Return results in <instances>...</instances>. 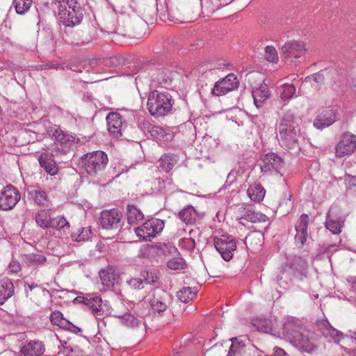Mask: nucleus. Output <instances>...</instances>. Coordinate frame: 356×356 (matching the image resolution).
<instances>
[{
    "label": "nucleus",
    "instance_id": "nucleus-1",
    "mask_svg": "<svg viewBox=\"0 0 356 356\" xmlns=\"http://www.w3.org/2000/svg\"><path fill=\"white\" fill-rule=\"evenodd\" d=\"M283 334L293 346L302 352L315 353L319 347L318 337L316 333L293 323L284 325Z\"/></svg>",
    "mask_w": 356,
    "mask_h": 356
},
{
    "label": "nucleus",
    "instance_id": "nucleus-2",
    "mask_svg": "<svg viewBox=\"0 0 356 356\" xmlns=\"http://www.w3.org/2000/svg\"><path fill=\"white\" fill-rule=\"evenodd\" d=\"M56 4L58 19L64 26H74L81 22L83 10L76 0H57Z\"/></svg>",
    "mask_w": 356,
    "mask_h": 356
},
{
    "label": "nucleus",
    "instance_id": "nucleus-3",
    "mask_svg": "<svg viewBox=\"0 0 356 356\" xmlns=\"http://www.w3.org/2000/svg\"><path fill=\"white\" fill-rule=\"evenodd\" d=\"M174 102L169 92L155 90L149 94L147 108L152 116L163 117L170 113Z\"/></svg>",
    "mask_w": 356,
    "mask_h": 356
},
{
    "label": "nucleus",
    "instance_id": "nucleus-4",
    "mask_svg": "<svg viewBox=\"0 0 356 356\" xmlns=\"http://www.w3.org/2000/svg\"><path fill=\"white\" fill-rule=\"evenodd\" d=\"M295 114L291 111H286L279 124L277 130L282 143L289 148H294L298 143V130Z\"/></svg>",
    "mask_w": 356,
    "mask_h": 356
},
{
    "label": "nucleus",
    "instance_id": "nucleus-5",
    "mask_svg": "<svg viewBox=\"0 0 356 356\" xmlns=\"http://www.w3.org/2000/svg\"><path fill=\"white\" fill-rule=\"evenodd\" d=\"M84 168L90 175H95L106 168L108 164L107 154L103 151H93L82 157Z\"/></svg>",
    "mask_w": 356,
    "mask_h": 356
},
{
    "label": "nucleus",
    "instance_id": "nucleus-6",
    "mask_svg": "<svg viewBox=\"0 0 356 356\" xmlns=\"http://www.w3.org/2000/svg\"><path fill=\"white\" fill-rule=\"evenodd\" d=\"M164 227V220L158 218H152L146 220L141 226L134 228L138 237L145 241H150L161 233Z\"/></svg>",
    "mask_w": 356,
    "mask_h": 356
},
{
    "label": "nucleus",
    "instance_id": "nucleus-7",
    "mask_svg": "<svg viewBox=\"0 0 356 356\" xmlns=\"http://www.w3.org/2000/svg\"><path fill=\"white\" fill-rule=\"evenodd\" d=\"M172 300V298L169 293L158 289L153 291L149 303L154 313H157L159 316H164L165 312H170L169 307Z\"/></svg>",
    "mask_w": 356,
    "mask_h": 356
},
{
    "label": "nucleus",
    "instance_id": "nucleus-8",
    "mask_svg": "<svg viewBox=\"0 0 356 356\" xmlns=\"http://www.w3.org/2000/svg\"><path fill=\"white\" fill-rule=\"evenodd\" d=\"M75 300L88 306L97 318H101L103 316L111 314V307L108 301L102 302L99 296H79L75 298Z\"/></svg>",
    "mask_w": 356,
    "mask_h": 356
},
{
    "label": "nucleus",
    "instance_id": "nucleus-9",
    "mask_svg": "<svg viewBox=\"0 0 356 356\" xmlns=\"http://www.w3.org/2000/svg\"><path fill=\"white\" fill-rule=\"evenodd\" d=\"M213 243L225 261H229L232 259L234 252L237 248L236 241L232 236L222 235L220 237H216Z\"/></svg>",
    "mask_w": 356,
    "mask_h": 356
},
{
    "label": "nucleus",
    "instance_id": "nucleus-10",
    "mask_svg": "<svg viewBox=\"0 0 356 356\" xmlns=\"http://www.w3.org/2000/svg\"><path fill=\"white\" fill-rule=\"evenodd\" d=\"M20 198V193L13 186L3 187L0 193V209L8 211L13 209Z\"/></svg>",
    "mask_w": 356,
    "mask_h": 356
},
{
    "label": "nucleus",
    "instance_id": "nucleus-11",
    "mask_svg": "<svg viewBox=\"0 0 356 356\" xmlns=\"http://www.w3.org/2000/svg\"><path fill=\"white\" fill-rule=\"evenodd\" d=\"M107 129L115 138L123 136L127 124L123 117L118 113L111 112L106 116Z\"/></svg>",
    "mask_w": 356,
    "mask_h": 356
},
{
    "label": "nucleus",
    "instance_id": "nucleus-12",
    "mask_svg": "<svg viewBox=\"0 0 356 356\" xmlns=\"http://www.w3.org/2000/svg\"><path fill=\"white\" fill-rule=\"evenodd\" d=\"M54 136L56 140L60 143V146L53 145L51 149L56 150L58 154H65L68 148L79 141V138L75 134L65 132L61 129L55 130Z\"/></svg>",
    "mask_w": 356,
    "mask_h": 356
},
{
    "label": "nucleus",
    "instance_id": "nucleus-13",
    "mask_svg": "<svg viewBox=\"0 0 356 356\" xmlns=\"http://www.w3.org/2000/svg\"><path fill=\"white\" fill-rule=\"evenodd\" d=\"M337 207L333 206L327 213L325 227L334 234H339L341 232L346 220V215L339 214Z\"/></svg>",
    "mask_w": 356,
    "mask_h": 356
},
{
    "label": "nucleus",
    "instance_id": "nucleus-14",
    "mask_svg": "<svg viewBox=\"0 0 356 356\" xmlns=\"http://www.w3.org/2000/svg\"><path fill=\"white\" fill-rule=\"evenodd\" d=\"M307 261L300 257H295L286 271V275L290 277V280L303 281L307 277Z\"/></svg>",
    "mask_w": 356,
    "mask_h": 356
},
{
    "label": "nucleus",
    "instance_id": "nucleus-15",
    "mask_svg": "<svg viewBox=\"0 0 356 356\" xmlns=\"http://www.w3.org/2000/svg\"><path fill=\"white\" fill-rule=\"evenodd\" d=\"M238 83L239 82L236 75L232 73L229 74L224 79L215 83L212 89V94L218 97L225 95L227 92L237 88Z\"/></svg>",
    "mask_w": 356,
    "mask_h": 356
},
{
    "label": "nucleus",
    "instance_id": "nucleus-16",
    "mask_svg": "<svg viewBox=\"0 0 356 356\" xmlns=\"http://www.w3.org/2000/svg\"><path fill=\"white\" fill-rule=\"evenodd\" d=\"M356 149V136L350 134H343L339 142L335 147L336 156L343 157L346 155L352 154Z\"/></svg>",
    "mask_w": 356,
    "mask_h": 356
},
{
    "label": "nucleus",
    "instance_id": "nucleus-17",
    "mask_svg": "<svg viewBox=\"0 0 356 356\" xmlns=\"http://www.w3.org/2000/svg\"><path fill=\"white\" fill-rule=\"evenodd\" d=\"M307 51L305 44L302 41L291 40L286 42L281 48L280 54L285 58H300Z\"/></svg>",
    "mask_w": 356,
    "mask_h": 356
},
{
    "label": "nucleus",
    "instance_id": "nucleus-18",
    "mask_svg": "<svg viewBox=\"0 0 356 356\" xmlns=\"http://www.w3.org/2000/svg\"><path fill=\"white\" fill-rule=\"evenodd\" d=\"M284 161L282 158L274 153H268L261 159V171L264 173L279 172L283 167Z\"/></svg>",
    "mask_w": 356,
    "mask_h": 356
},
{
    "label": "nucleus",
    "instance_id": "nucleus-19",
    "mask_svg": "<svg viewBox=\"0 0 356 356\" xmlns=\"http://www.w3.org/2000/svg\"><path fill=\"white\" fill-rule=\"evenodd\" d=\"M309 218L307 214L303 213L297 220L295 229L296 234L295 241L299 248H302L308 238V224Z\"/></svg>",
    "mask_w": 356,
    "mask_h": 356
},
{
    "label": "nucleus",
    "instance_id": "nucleus-20",
    "mask_svg": "<svg viewBox=\"0 0 356 356\" xmlns=\"http://www.w3.org/2000/svg\"><path fill=\"white\" fill-rule=\"evenodd\" d=\"M122 214L117 209L103 211L101 213L100 224L106 229H117L120 227Z\"/></svg>",
    "mask_w": 356,
    "mask_h": 356
},
{
    "label": "nucleus",
    "instance_id": "nucleus-21",
    "mask_svg": "<svg viewBox=\"0 0 356 356\" xmlns=\"http://www.w3.org/2000/svg\"><path fill=\"white\" fill-rule=\"evenodd\" d=\"M51 152H45L40 154L39 163L40 166L50 175H55L58 172V168L52 159L53 156L58 155L56 150L50 149Z\"/></svg>",
    "mask_w": 356,
    "mask_h": 356
},
{
    "label": "nucleus",
    "instance_id": "nucleus-22",
    "mask_svg": "<svg viewBox=\"0 0 356 356\" xmlns=\"http://www.w3.org/2000/svg\"><path fill=\"white\" fill-rule=\"evenodd\" d=\"M99 277L106 290H116L115 287L119 284V275L118 273H115V270L113 267L102 270L99 272Z\"/></svg>",
    "mask_w": 356,
    "mask_h": 356
},
{
    "label": "nucleus",
    "instance_id": "nucleus-23",
    "mask_svg": "<svg viewBox=\"0 0 356 356\" xmlns=\"http://www.w3.org/2000/svg\"><path fill=\"white\" fill-rule=\"evenodd\" d=\"M45 351L44 343L38 340H31L22 345L20 353L23 356H41Z\"/></svg>",
    "mask_w": 356,
    "mask_h": 356
},
{
    "label": "nucleus",
    "instance_id": "nucleus-24",
    "mask_svg": "<svg viewBox=\"0 0 356 356\" xmlns=\"http://www.w3.org/2000/svg\"><path fill=\"white\" fill-rule=\"evenodd\" d=\"M114 316L120 319L121 323L127 327L134 329L136 327H141L143 328L145 327L143 318L136 317L130 312H127L125 313H122L115 311Z\"/></svg>",
    "mask_w": 356,
    "mask_h": 356
},
{
    "label": "nucleus",
    "instance_id": "nucleus-25",
    "mask_svg": "<svg viewBox=\"0 0 356 356\" xmlns=\"http://www.w3.org/2000/svg\"><path fill=\"white\" fill-rule=\"evenodd\" d=\"M335 121V113L331 109H326L318 115L314 122V125L318 129H323L330 126Z\"/></svg>",
    "mask_w": 356,
    "mask_h": 356
},
{
    "label": "nucleus",
    "instance_id": "nucleus-26",
    "mask_svg": "<svg viewBox=\"0 0 356 356\" xmlns=\"http://www.w3.org/2000/svg\"><path fill=\"white\" fill-rule=\"evenodd\" d=\"M254 104L257 108L261 107L264 103L270 97V92L266 85H261L259 88L252 91Z\"/></svg>",
    "mask_w": 356,
    "mask_h": 356
},
{
    "label": "nucleus",
    "instance_id": "nucleus-27",
    "mask_svg": "<svg viewBox=\"0 0 356 356\" xmlns=\"http://www.w3.org/2000/svg\"><path fill=\"white\" fill-rule=\"evenodd\" d=\"M28 194L38 205L47 206L49 200L44 191L35 186H31L28 188Z\"/></svg>",
    "mask_w": 356,
    "mask_h": 356
},
{
    "label": "nucleus",
    "instance_id": "nucleus-28",
    "mask_svg": "<svg viewBox=\"0 0 356 356\" xmlns=\"http://www.w3.org/2000/svg\"><path fill=\"white\" fill-rule=\"evenodd\" d=\"M13 283L9 280H1L0 282V305H3L6 301L14 294Z\"/></svg>",
    "mask_w": 356,
    "mask_h": 356
},
{
    "label": "nucleus",
    "instance_id": "nucleus-29",
    "mask_svg": "<svg viewBox=\"0 0 356 356\" xmlns=\"http://www.w3.org/2000/svg\"><path fill=\"white\" fill-rule=\"evenodd\" d=\"M318 330L325 337H331L333 339H337L341 332L334 329L327 321H322L318 323Z\"/></svg>",
    "mask_w": 356,
    "mask_h": 356
},
{
    "label": "nucleus",
    "instance_id": "nucleus-30",
    "mask_svg": "<svg viewBox=\"0 0 356 356\" xmlns=\"http://www.w3.org/2000/svg\"><path fill=\"white\" fill-rule=\"evenodd\" d=\"M127 220L129 225H136L144 219L143 212L134 204H128L127 207Z\"/></svg>",
    "mask_w": 356,
    "mask_h": 356
},
{
    "label": "nucleus",
    "instance_id": "nucleus-31",
    "mask_svg": "<svg viewBox=\"0 0 356 356\" xmlns=\"http://www.w3.org/2000/svg\"><path fill=\"white\" fill-rule=\"evenodd\" d=\"M247 193L252 201L259 202L263 200L266 191L260 184L254 183L250 186L247 190Z\"/></svg>",
    "mask_w": 356,
    "mask_h": 356
},
{
    "label": "nucleus",
    "instance_id": "nucleus-32",
    "mask_svg": "<svg viewBox=\"0 0 356 356\" xmlns=\"http://www.w3.org/2000/svg\"><path fill=\"white\" fill-rule=\"evenodd\" d=\"M22 262L28 266H34L44 264L47 259L44 255L38 254H28L22 255Z\"/></svg>",
    "mask_w": 356,
    "mask_h": 356
},
{
    "label": "nucleus",
    "instance_id": "nucleus-33",
    "mask_svg": "<svg viewBox=\"0 0 356 356\" xmlns=\"http://www.w3.org/2000/svg\"><path fill=\"white\" fill-rule=\"evenodd\" d=\"M179 217L186 224H193L195 221L197 212L193 207L188 206L179 213Z\"/></svg>",
    "mask_w": 356,
    "mask_h": 356
},
{
    "label": "nucleus",
    "instance_id": "nucleus-34",
    "mask_svg": "<svg viewBox=\"0 0 356 356\" xmlns=\"http://www.w3.org/2000/svg\"><path fill=\"white\" fill-rule=\"evenodd\" d=\"M140 277L143 278V282L148 284H154L159 282V272L157 269L149 268L142 271Z\"/></svg>",
    "mask_w": 356,
    "mask_h": 356
},
{
    "label": "nucleus",
    "instance_id": "nucleus-35",
    "mask_svg": "<svg viewBox=\"0 0 356 356\" xmlns=\"http://www.w3.org/2000/svg\"><path fill=\"white\" fill-rule=\"evenodd\" d=\"M177 163L175 156L169 154L163 155L159 160L158 168L168 172L170 171Z\"/></svg>",
    "mask_w": 356,
    "mask_h": 356
},
{
    "label": "nucleus",
    "instance_id": "nucleus-36",
    "mask_svg": "<svg viewBox=\"0 0 356 356\" xmlns=\"http://www.w3.org/2000/svg\"><path fill=\"white\" fill-rule=\"evenodd\" d=\"M35 220L37 225L43 229L51 227L52 219L47 211H42L35 215Z\"/></svg>",
    "mask_w": 356,
    "mask_h": 356
},
{
    "label": "nucleus",
    "instance_id": "nucleus-37",
    "mask_svg": "<svg viewBox=\"0 0 356 356\" xmlns=\"http://www.w3.org/2000/svg\"><path fill=\"white\" fill-rule=\"evenodd\" d=\"M244 219L251 222H266L268 218L264 213L249 210L244 215Z\"/></svg>",
    "mask_w": 356,
    "mask_h": 356
},
{
    "label": "nucleus",
    "instance_id": "nucleus-38",
    "mask_svg": "<svg viewBox=\"0 0 356 356\" xmlns=\"http://www.w3.org/2000/svg\"><path fill=\"white\" fill-rule=\"evenodd\" d=\"M33 0H13L15 11L19 15H24L31 6Z\"/></svg>",
    "mask_w": 356,
    "mask_h": 356
},
{
    "label": "nucleus",
    "instance_id": "nucleus-39",
    "mask_svg": "<svg viewBox=\"0 0 356 356\" xmlns=\"http://www.w3.org/2000/svg\"><path fill=\"white\" fill-rule=\"evenodd\" d=\"M195 296L196 291H192L191 287H183L177 292L178 299L184 303L191 301Z\"/></svg>",
    "mask_w": 356,
    "mask_h": 356
},
{
    "label": "nucleus",
    "instance_id": "nucleus-40",
    "mask_svg": "<svg viewBox=\"0 0 356 356\" xmlns=\"http://www.w3.org/2000/svg\"><path fill=\"white\" fill-rule=\"evenodd\" d=\"M261 241V234L259 232H254L250 233L245 238L244 243L248 248H254L257 245H260Z\"/></svg>",
    "mask_w": 356,
    "mask_h": 356
},
{
    "label": "nucleus",
    "instance_id": "nucleus-41",
    "mask_svg": "<svg viewBox=\"0 0 356 356\" xmlns=\"http://www.w3.org/2000/svg\"><path fill=\"white\" fill-rule=\"evenodd\" d=\"M50 321L51 324L58 326L63 329L66 327L67 320L63 317V314L59 311H54L50 315Z\"/></svg>",
    "mask_w": 356,
    "mask_h": 356
},
{
    "label": "nucleus",
    "instance_id": "nucleus-42",
    "mask_svg": "<svg viewBox=\"0 0 356 356\" xmlns=\"http://www.w3.org/2000/svg\"><path fill=\"white\" fill-rule=\"evenodd\" d=\"M296 92V88L293 84H283L280 89V98L286 100L293 97Z\"/></svg>",
    "mask_w": 356,
    "mask_h": 356
},
{
    "label": "nucleus",
    "instance_id": "nucleus-43",
    "mask_svg": "<svg viewBox=\"0 0 356 356\" xmlns=\"http://www.w3.org/2000/svg\"><path fill=\"white\" fill-rule=\"evenodd\" d=\"M51 227L65 232L69 229L70 224L63 216H58L51 220Z\"/></svg>",
    "mask_w": 356,
    "mask_h": 356
},
{
    "label": "nucleus",
    "instance_id": "nucleus-44",
    "mask_svg": "<svg viewBox=\"0 0 356 356\" xmlns=\"http://www.w3.org/2000/svg\"><path fill=\"white\" fill-rule=\"evenodd\" d=\"M324 76L321 73H315L305 78V82L309 83L312 86L318 88L324 82Z\"/></svg>",
    "mask_w": 356,
    "mask_h": 356
},
{
    "label": "nucleus",
    "instance_id": "nucleus-45",
    "mask_svg": "<svg viewBox=\"0 0 356 356\" xmlns=\"http://www.w3.org/2000/svg\"><path fill=\"white\" fill-rule=\"evenodd\" d=\"M91 232L88 227H83L78 232L72 234V238L73 240L81 242L85 241L90 238Z\"/></svg>",
    "mask_w": 356,
    "mask_h": 356
},
{
    "label": "nucleus",
    "instance_id": "nucleus-46",
    "mask_svg": "<svg viewBox=\"0 0 356 356\" xmlns=\"http://www.w3.org/2000/svg\"><path fill=\"white\" fill-rule=\"evenodd\" d=\"M168 267L172 270H183L186 268V264L181 257H174L167 264Z\"/></svg>",
    "mask_w": 356,
    "mask_h": 356
},
{
    "label": "nucleus",
    "instance_id": "nucleus-47",
    "mask_svg": "<svg viewBox=\"0 0 356 356\" xmlns=\"http://www.w3.org/2000/svg\"><path fill=\"white\" fill-rule=\"evenodd\" d=\"M346 190L351 194L356 195V175L352 176L346 174L344 177Z\"/></svg>",
    "mask_w": 356,
    "mask_h": 356
},
{
    "label": "nucleus",
    "instance_id": "nucleus-48",
    "mask_svg": "<svg viewBox=\"0 0 356 356\" xmlns=\"http://www.w3.org/2000/svg\"><path fill=\"white\" fill-rule=\"evenodd\" d=\"M265 58L268 62L276 63L278 60V55L276 49L273 46H267L265 48Z\"/></svg>",
    "mask_w": 356,
    "mask_h": 356
},
{
    "label": "nucleus",
    "instance_id": "nucleus-49",
    "mask_svg": "<svg viewBox=\"0 0 356 356\" xmlns=\"http://www.w3.org/2000/svg\"><path fill=\"white\" fill-rule=\"evenodd\" d=\"M127 283L135 289H140L143 287V280L141 277L140 278H131L127 280Z\"/></svg>",
    "mask_w": 356,
    "mask_h": 356
},
{
    "label": "nucleus",
    "instance_id": "nucleus-50",
    "mask_svg": "<svg viewBox=\"0 0 356 356\" xmlns=\"http://www.w3.org/2000/svg\"><path fill=\"white\" fill-rule=\"evenodd\" d=\"M157 80L162 88H168L170 86L172 82V80L163 73H161L158 76Z\"/></svg>",
    "mask_w": 356,
    "mask_h": 356
},
{
    "label": "nucleus",
    "instance_id": "nucleus-51",
    "mask_svg": "<svg viewBox=\"0 0 356 356\" xmlns=\"http://www.w3.org/2000/svg\"><path fill=\"white\" fill-rule=\"evenodd\" d=\"M63 329L70 331L74 334H79V333L81 332V331H82V330L80 327L74 325V324L70 323L69 321L67 323L66 327H64Z\"/></svg>",
    "mask_w": 356,
    "mask_h": 356
},
{
    "label": "nucleus",
    "instance_id": "nucleus-52",
    "mask_svg": "<svg viewBox=\"0 0 356 356\" xmlns=\"http://www.w3.org/2000/svg\"><path fill=\"white\" fill-rule=\"evenodd\" d=\"M8 268L11 273H17L21 270V266L19 261H12L8 266Z\"/></svg>",
    "mask_w": 356,
    "mask_h": 356
},
{
    "label": "nucleus",
    "instance_id": "nucleus-53",
    "mask_svg": "<svg viewBox=\"0 0 356 356\" xmlns=\"http://www.w3.org/2000/svg\"><path fill=\"white\" fill-rule=\"evenodd\" d=\"M150 129L149 130V131L150 132L151 135L152 136H155V137H158L159 135H162L163 134V129L160 127H152L150 125Z\"/></svg>",
    "mask_w": 356,
    "mask_h": 356
},
{
    "label": "nucleus",
    "instance_id": "nucleus-54",
    "mask_svg": "<svg viewBox=\"0 0 356 356\" xmlns=\"http://www.w3.org/2000/svg\"><path fill=\"white\" fill-rule=\"evenodd\" d=\"M236 179V172L234 171L230 172L227 177L226 184L230 186Z\"/></svg>",
    "mask_w": 356,
    "mask_h": 356
},
{
    "label": "nucleus",
    "instance_id": "nucleus-55",
    "mask_svg": "<svg viewBox=\"0 0 356 356\" xmlns=\"http://www.w3.org/2000/svg\"><path fill=\"white\" fill-rule=\"evenodd\" d=\"M274 354L275 356H289L283 349L278 347L274 348Z\"/></svg>",
    "mask_w": 356,
    "mask_h": 356
},
{
    "label": "nucleus",
    "instance_id": "nucleus-56",
    "mask_svg": "<svg viewBox=\"0 0 356 356\" xmlns=\"http://www.w3.org/2000/svg\"><path fill=\"white\" fill-rule=\"evenodd\" d=\"M113 65H118L124 63V59L120 56H115L111 58Z\"/></svg>",
    "mask_w": 356,
    "mask_h": 356
},
{
    "label": "nucleus",
    "instance_id": "nucleus-57",
    "mask_svg": "<svg viewBox=\"0 0 356 356\" xmlns=\"http://www.w3.org/2000/svg\"><path fill=\"white\" fill-rule=\"evenodd\" d=\"M38 287V285L37 284H28V283H25L24 284V289H25V292L26 293V296H28V290H30V291H32L33 289Z\"/></svg>",
    "mask_w": 356,
    "mask_h": 356
},
{
    "label": "nucleus",
    "instance_id": "nucleus-58",
    "mask_svg": "<svg viewBox=\"0 0 356 356\" xmlns=\"http://www.w3.org/2000/svg\"><path fill=\"white\" fill-rule=\"evenodd\" d=\"M261 329L264 332L271 333L274 336L277 335L275 333H273V328L270 325L264 326V327Z\"/></svg>",
    "mask_w": 356,
    "mask_h": 356
},
{
    "label": "nucleus",
    "instance_id": "nucleus-59",
    "mask_svg": "<svg viewBox=\"0 0 356 356\" xmlns=\"http://www.w3.org/2000/svg\"><path fill=\"white\" fill-rule=\"evenodd\" d=\"M219 1H222V3H220L221 6H225L228 5L229 3L232 1V0H218Z\"/></svg>",
    "mask_w": 356,
    "mask_h": 356
},
{
    "label": "nucleus",
    "instance_id": "nucleus-60",
    "mask_svg": "<svg viewBox=\"0 0 356 356\" xmlns=\"http://www.w3.org/2000/svg\"><path fill=\"white\" fill-rule=\"evenodd\" d=\"M235 339H236V338L232 339V344L230 346V348H229V354H230L232 351H235L234 350V340H235Z\"/></svg>",
    "mask_w": 356,
    "mask_h": 356
},
{
    "label": "nucleus",
    "instance_id": "nucleus-61",
    "mask_svg": "<svg viewBox=\"0 0 356 356\" xmlns=\"http://www.w3.org/2000/svg\"><path fill=\"white\" fill-rule=\"evenodd\" d=\"M351 291L356 296V282L352 284Z\"/></svg>",
    "mask_w": 356,
    "mask_h": 356
},
{
    "label": "nucleus",
    "instance_id": "nucleus-62",
    "mask_svg": "<svg viewBox=\"0 0 356 356\" xmlns=\"http://www.w3.org/2000/svg\"><path fill=\"white\" fill-rule=\"evenodd\" d=\"M282 279V277H281V276H280V277H279V276H278V277H277V281L279 282Z\"/></svg>",
    "mask_w": 356,
    "mask_h": 356
},
{
    "label": "nucleus",
    "instance_id": "nucleus-63",
    "mask_svg": "<svg viewBox=\"0 0 356 356\" xmlns=\"http://www.w3.org/2000/svg\"><path fill=\"white\" fill-rule=\"evenodd\" d=\"M354 334L355 335V339H356V332H355Z\"/></svg>",
    "mask_w": 356,
    "mask_h": 356
},
{
    "label": "nucleus",
    "instance_id": "nucleus-64",
    "mask_svg": "<svg viewBox=\"0 0 356 356\" xmlns=\"http://www.w3.org/2000/svg\"><path fill=\"white\" fill-rule=\"evenodd\" d=\"M353 356H356V353L353 355Z\"/></svg>",
    "mask_w": 356,
    "mask_h": 356
}]
</instances>
